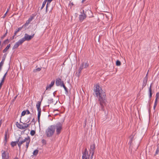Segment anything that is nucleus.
I'll use <instances>...</instances> for the list:
<instances>
[{
  "mask_svg": "<svg viewBox=\"0 0 159 159\" xmlns=\"http://www.w3.org/2000/svg\"><path fill=\"white\" fill-rule=\"evenodd\" d=\"M35 131H34V130H31L30 131V134L32 136L34 135L35 134Z\"/></svg>",
  "mask_w": 159,
  "mask_h": 159,
  "instance_id": "7c9ffc66",
  "label": "nucleus"
},
{
  "mask_svg": "<svg viewBox=\"0 0 159 159\" xmlns=\"http://www.w3.org/2000/svg\"><path fill=\"white\" fill-rule=\"evenodd\" d=\"M10 44H9L3 50V52H6L9 48L10 47Z\"/></svg>",
  "mask_w": 159,
  "mask_h": 159,
  "instance_id": "412c9836",
  "label": "nucleus"
},
{
  "mask_svg": "<svg viewBox=\"0 0 159 159\" xmlns=\"http://www.w3.org/2000/svg\"><path fill=\"white\" fill-rule=\"evenodd\" d=\"M158 150H157V151H156V154H157V153H158Z\"/></svg>",
  "mask_w": 159,
  "mask_h": 159,
  "instance_id": "ea45409f",
  "label": "nucleus"
},
{
  "mask_svg": "<svg viewBox=\"0 0 159 159\" xmlns=\"http://www.w3.org/2000/svg\"><path fill=\"white\" fill-rule=\"evenodd\" d=\"M121 62L120 61L118 60L116 62V65L117 66H120L121 65Z\"/></svg>",
  "mask_w": 159,
  "mask_h": 159,
  "instance_id": "cd10ccee",
  "label": "nucleus"
},
{
  "mask_svg": "<svg viewBox=\"0 0 159 159\" xmlns=\"http://www.w3.org/2000/svg\"><path fill=\"white\" fill-rule=\"evenodd\" d=\"M25 111H26V114H30V112L28 110H26Z\"/></svg>",
  "mask_w": 159,
  "mask_h": 159,
  "instance_id": "e433bc0d",
  "label": "nucleus"
},
{
  "mask_svg": "<svg viewBox=\"0 0 159 159\" xmlns=\"http://www.w3.org/2000/svg\"><path fill=\"white\" fill-rule=\"evenodd\" d=\"M93 157V156L90 154V152L89 153L86 149L85 152L83 153L82 159H92Z\"/></svg>",
  "mask_w": 159,
  "mask_h": 159,
  "instance_id": "39448f33",
  "label": "nucleus"
},
{
  "mask_svg": "<svg viewBox=\"0 0 159 159\" xmlns=\"http://www.w3.org/2000/svg\"><path fill=\"white\" fill-rule=\"evenodd\" d=\"M157 101H156V100H155L154 104V107H153V109L154 110L155 109V108H156V107L157 106Z\"/></svg>",
  "mask_w": 159,
  "mask_h": 159,
  "instance_id": "473e14b6",
  "label": "nucleus"
},
{
  "mask_svg": "<svg viewBox=\"0 0 159 159\" xmlns=\"http://www.w3.org/2000/svg\"><path fill=\"white\" fill-rule=\"evenodd\" d=\"M20 44L18 42H17L14 45L13 47V49H14L17 48Z\"/></svg>",
  "mask_w": 159,
  "mask_h": 159,
  "instance_id": "a211bd4d",
  "label": "nucleus"
},
{
  "mask_svg": "<svg viewBox=\"0 0 159 159\" xmlns=\"http://www.w3.org/2000/svg\"><path fill=\"white\" fill-rule=\"evenodd\" d=\"M47 2V4L46 5V11L47 10V9L48 8V4H50L51 2L53 0H45Z\"/></svg>",
  "mask_w": 159,
  "mask_h": 159,
  "instance_id": "4be33fe9",
  "label": "nucleus"
},
{
  "mask_svg": "<svg viewBox=\"0 0 159 159\" xmlns=\"http://www.w3.org/2000/svg\"><path fill=\"white\" fill-rule=\"evenodd\" d=\"M9 10V8H8L7 10V11H6V13H7L8 12V11Z\"/></svg>",
  "mask_w": 159,
  "mask_h": 159,
  "instance_id": "58836bf2",
  "label": "nucleus"
},
{
  "mask_svg": "<svg viewBox=\"0 0 159 159\" xmlns=\"http://www.w3.org/2000/svg\"><path fill=\"white\" fill-rule=\"evenodd\" d=\"M7 33V30L5 34H4L1 38V39H3L6 36Z\"/></svg>",
  "mask_w": 159,
  "mask_h": 159,
  "instance_id": "72a5a7b5",
  "label": "nucleus"
},
{
  "mask_svg": "<svg viewBox=\"0 0 159 159\" xmlns=\"http://www.w3.org/2000/svg\"><path fill=\"white\" fill-rule=\"evenodd\" d=\"M63 83V81H61V79L60 78L57 79L56 80V85L58 86L59 85H61Z\"/></svg>",
  "mask_w": 159,
  "mask_h": 159,
  "instance_id": "4468645a",
  "label": "nucleus"
},
{
  "mask_svg": "<svg viewBox=\"0 0 159 159\" xmlns=\"http://www.w3.org/2000/svg\"><path fill=\"white\" fill-rule=\"evenodd\" d=\"M61 86H62L64 88V89L66 91V92H67V88L65 86V85H64L63 83L62 84H61Z\"/></svg>",
  "mask_w": 159,
  "mask_h": 159,
  "instance_id": "2f4dec72",
  "label": "nucleus"
},
{
  "mask_svg": "<svg viewBox=\"0 0 159 159\" xmlns=\"http://www.w3.org/2000/svg\"><path fill=\"white\" fill-rule=\"evenodd\" d=\"M8 130H7L6 131L5 133V136H4V141H5V142L6 143L7 141V134L8 133Z\"/></svg>",
  "mask_w": 159,
  "mask_h": 159,
  "instance_id": "aec40b11",
  "label": "nucleus"
},
{
  "mask_svg": "<svg viewBox=\"0 0 159 159\" xmlns=\"http://www.w3.org/2000/svg\"><path fill=\"white\" fill-rule=\"evenodd\" d=\"M30 121V119H29V120L26 123H24L23 124H21L19 123L18 122H16V127L18 128L21 129H24L29 126L30 124H27V123H29Z\"/></svg>",
  "mask_w": 159,
  "mask_h": 159,
  "instance_id": "20e7f679",
  "label": "nucleus"
},
{
  "mask_svg": "<svg viewBox=\"0 0 159 159\" xmlns=\"http://www.w3.org/2000/svg\"><path fill=\"white\" fill-rule=\"evenodd\" d=\"M47 2L45 0H44V1H43V4L42 5V6L41 7V9H42L45 6L46 3Z\"/></svg>",
  "mask_w": 159,
  "mask_h": 159,
  "instance_id": "bb28decb",
  "label": "nucleus"
},
{
  "mask_svg": "<svg viewBox=\"0 0 159 159\" xmlns=\"http://www.w3.org/2000/svg\"><path fill=\"white\" fill-rule=\"evenodd\" d=\"M25 40L24 39V38L20 39L18 42L21 44L25 41Z\"/></svg>",
  "mask_w": 159,
  "mask_h": 159,
  "instance_id": "b1692460",
  "label": "nucleus"
},
{
  "mask_svg": "<svg viewBox=\"0 0 159 159\" xmlns=\"http://www.w3.org/2000/svg\"><path fill=\"white\" fill-rule=\"evenodd\" d=\"M34 16H31L29 19L26 21V23L22 26L24 27L28 26L34 19Z\"/></svg>",
  "mask_w": 159,
  "mask_h": 159,
  "instance_id": "9b49d317",
  "label": "nucleus"
},
{
  "mask_svg": "<svg viewBox=\"0 0 159 159\" xmlns=\"http://www.w3.org/2000/svg\"><path fill=\"white\" fill-rule=\"evenodd\" d=\"M89 66V65L87 62L83 63L80 67V69L82 70L84 68H87Z\"/></svg>",
  "mask_w": 159,
  "mask_h": 159,
  "instance_id": "f8f14e48",
  "label": "nucleus"
},
{
  "mask_svg": "<svg viewBox=\"0 0 159 159\" xmlns=\"http://www.w3.org/2000/svg\"><path fill=\"white\" fill-rule=\"evenodd\" d=\"M2 159H9V153L7 152L2 150Z\"/></svg>",
  "mask_w": 159,
  "mask_h": 159,
  "instance_id": "0eeeda50",
  "label": "nucleus"
},
{
  "mask_svg": "<svg viewBox=\"0 0 159 159\" xmlns=\"http://www.w3.org/2000/svg\"><path fill=\"white\" fill-rule=\"evenodd\" d=\"M93 91L96 96L98 98L100 105L103 107L107 101L105 92L102 90L101 87L98 84L94 86Z\"/></svg>",
  "mask_w": 159,
  "mask_h": 159,
  "instance_id": "f257e3e1",
  "label": "nucleus"
},
{
  "mask_svg": "<svg viewBox=\"0 0 159 159\" xmlns=\"http://www.w3.org/2000/svg\"><path fill=\"white\" fill-rule=\"evenodd\" d=\"M95 148V145L94 144H92L90 146L89 149L90 154L93 156L94 153V151Z\"/></svg>",
  "mask_w": 159,
  "mask_h": 159,
  "instance_id": "1a4fd4ad",
  "label": "nucleus"
},
{
  "mask_svg": "<svg viewBox=\"0 0 159 159\" xmlns=\"http://www.w3.org/2000/svg\"><path fill=\"white\" fill-rule=\"evenodd\" d=\"M86 16L85 13H84V11H83V12L81 15H80L79 16V20L80 21H83L86 18Z\"/></svg>",
  "mask_w": 159,
  "mask_h": 159,
  "instance_id": "9d476101",
  "label": "nucleus"
},
{
  "mask_svg": "<svg viewBox=\"0 0 159 159\" xmlns=\"http://www.w3.org/2000/svg\"><path fill=\"white\" fill-rule=\"evenodd\" d=\"M62 129V124L58 123L56 125L49 126L46 131V134L47 137H52L56 130V134L59 135L61 133Z\"/></svg>",
  "mask_w": 159,
  "mask_h": 159,
  "instance_id": "f03ea898",
  "label": "nucleus"
},
{
  "mask_svg": "<svg viewBox=\"0 0 159 159\" xmlns=\"http://www.w3.org/2000/svg\"><path fill=\"white\" fill-rule=\"evenodd\" d=\"M20 44L18 42H17L14 45L13 47V49H14L17 48Z\"/></svg>",
  "mask_w": 159,
  "mask_h": 159,
  "instance_id": "6ab92c4d",
  "label": "nucleus"
},
{
  "mask_svg": "<svg viewBox=\"0 0 159 159\" xmlns=\"http://www.w3.org/2000/svg\"><path fill=\"white\" fill-rule=\"evenodd\" d=\"M39 152V151L37 149H36L35 150H34L33 152V155L34 156H36Z\"/></svg>",
  "mask_w": 159,
  "mask_h": 159,
  "instance_id": "393cba45",
  "label": "nucleus"
},
{
  "mask_svg": "<svg viewBox=\"0 0 159 159\" xmlns=\"http://www.w3.org/2000/svg\"><path fill=\"white\" fill-rule=\"evenodd\" d=\"M23 26H21V27H19V28H17L16 29V30L15 31V32H14V36H13V38H14V37L17 34V33L20 30H21L23 28Z\"/></svg>",
  "mask_w": 159,
  "mask_h": 159,
  "instance_id": "dca6fc26",
  "label": "nucleus"
},
{
  "mask_svg": "<svg viewBox=\"0 0 159 159\" xmlns=\"http://www.w3.org/2000/svg\"><path fill=\"white\" fill-rule=\"evenodd\" d=\"M7 13H6H6L5 14H4V16H5L6 15V14Z\"/></svg>",
  "mask_w": 159,
  "mask_h": 159,
  "instance_id": "79ce46f5",
  "label": "nucleus"
},
{
  "mask_svg": "<svg viewBox=\"0 0 159 159\" xmlns=\"http://www.w3.org/2000/svg\"><path fill=\"white\" fill-rule=\"evenodd\" d=\"M159 97V93H157L156 95V99L155 100L156 101H157Z\"/></svg>",
  "mask_w": 159,
  "mask_h": 159,
  "instance_id": "c85d7f7f",
  "label": "nucleus"
},
{
  "mask_svg": "<svg viewBox=\"0 0 159 159\" xmlns=\"http://www.w3.org/2000/svg\"><path fill=\"white\" fill-rule=\"evenodd\" d=\"M41 70V68H37L36 70H35L36 71H40V70Z\"/></svg>",
  "mask_w": 159,
  "mask_h": 159,
  "instance_id": "c9c22d12",
  "label": "nucleus"
},
{
  "mask_svg": "<svg viewBox=\"0 0 159 159\" xmlns=\"http://www.w3.org/2000/svg\"><path fill=\"white\" fill-rule=\"evenodd\" d=\"M18 141L16 142H12L11 143V145L12 147H14L16 145L17 143L18 144Z\"/></svg>",
  "mask_w": 159,
  "mask_h": 159,
  "instance_id": "5701e85b",
  "label": "nucleus"
},
{
  "mask_svg": "<svg viewBox=\"0 0 159 159\" xmlns=\"http://www.w3.org/2000/svg\"><path fill=\"white\" fill-rule=\"evenodd\" d=\"M41 105V102L38 101L37 102L36 105V108L38 111V122H39L40 120V118L41 114V109L40 108V106Z\"/></svg>",
  "mask_w": 159,
  "mask_h": 159,
  "instance_id": "423d86ee",
  "label": "nucleus"
},
{
  "mask_svg": "<svg viewBox=\"0 0 159 159\" xmlns=\"http://www.w3.org/2000/svg\"><path fill=\"white\" fill-rule=\"evenodd\" d=\"M54 83H55V80H54L52 81L51 82V84H49L47 86V87H46V90H48V89H51V88L54 85Z\"/></svg>",
  "mask_w": 159,
  "mask_h": 159,
  "instance_id": "2eb2a0df",
  "label": "nucleus"
},
{
  "mask_svg": "<svg viewBox=\"0 0 159 159\" xmlns=\"http://www.w3.org/2000/svg\"><path fill=\"white\" fill-rule=\"evenodd\" d=\"M14 159H18V158L17 157H16Z\"/></svg>",
  "mask_w": 159,
  "mask_h": 159,
  "instance_id": "a19ab883",
  "label": "nucleus"
},
{
  "mask_svg": "<svg viewBox=\"0 0 159 159\" xmlns=\"http://www.w3.org/2000/svg\"><path fill=\"white\" fill-rule=\"evenodd\" d=\"M145 79H146V81H145V84L144 85L143 84V85H144L145 86L147 83V77H145Z\"/></svg>",
  "mask_w": 159,
  "mask_h": 159,
  "instance_id": "4c0bfd02",
  "label": "nucleus"
},
{
  "mask_svg": "<svg viewBox=\"0 0 159 159\" xmlns=\"http://www.w3.org/2000/svg\"><path fill=\"white\" fill-rule=\"evenodd\" d=\"M20 44L18 42H17L14 45L13 47V49H14L17 48Z\"/></svg>",
  "mask_w": 159,
  "mask_h": 159,
  "instance_id": "f3484780",
  "label": "nucleus"
},
{
  "mask_svg": "<svg viewBox=\"0 0 159 159\" xmlns=\"http://www.w3.org/2000/svg\"><path fill=\"white\" fill-rule=\"evenodd\" d=\"M7 72L5 73V74H4V75L3 76V78L1 80V83H0V89H1V87L2 86V85H3V84L4 82V81H5L6 77V75H7Z\"/></svg>",
  "mask_w": 159,
  "mask_h": 159,
  "instance_id": "ddd939ff",
  "label": "nucleus"
},
{
  "mask_svg": "<svg viewBox=\"0 0 159 159\" xmlns=\"http://www.w3.org/2000/svg\"><path fill=\"white\" fill-rule=\"evenodd\" d=\"M26 114V111H23L21 114V116H23L25 115V114Z\"/></svg>",
  "mask_w": 159,
  "mask_h": 159,
  "instance_id": "f704fd0d",
  "label": "nucleus"
},
{
  "mask_svg": "<svg viewBox=\"0 0 159 159\" xmlns=\"http://www.w3.org/2000/svg\"><path fill=\"white\" fill-rule=\"evenodd\" d=\"M20 139L18 140V145L19 147L20 150L21 149V147L22 144L23 145V147L26 148V151L27 150L30 141V139L29 137L27 136L25 138V139L22 140Z\"/></svg>",
  "mask_w": 159,
  "mask_h": 159,
  "instance_id": "7ed1b4c3",
  "label": "nucleus"
},
{
  "mask_svg": "<svg viewBox=\"0 0 159 159\" xmlns=\"http://www.w3.org/2000/svg\"><path fill=\"white\" fill-rule=\"evenodd\" d=\"M34 34L32 35H30L28 34H25L24 39L25 41H29L31 40L34 36Z\"/></svg>",
  "mask_w": 159,
  "mask_h": 159,
  "instance_id": "6e6552de",
  "label": "nucleus"
},
{
  "mask_svg": "<svg viewBox=\"0 0 159 159\" xmlns=\"http://www.w3.org/2000/svg\"><path fill=\"white\" fill-rule=\"evenodd\" d=\"M149 97L151 98L152 96V89H151V85H150L149 89Z\"/></svg>",
  "mask_w": 159,
  "mask_h": 159,
  "instance_id": "a878e982",
  "label": "nucleus"
},
{
  "mask_svg": "<svg viewBox=\"0 0 159 159\" xmlns=\"http://www.w3.org/2000/svg\"><path fill=\"white\" fill-rule=\"evenodd\" d=\"M4 59H3L0 63V67L2 68V67L4 64Z\"/></svg>",
  "mask_w": 159,
  "mask_h": 159,
  "instance_id": "c756f323",
  "label": "nucleus"
}]
</instances>
